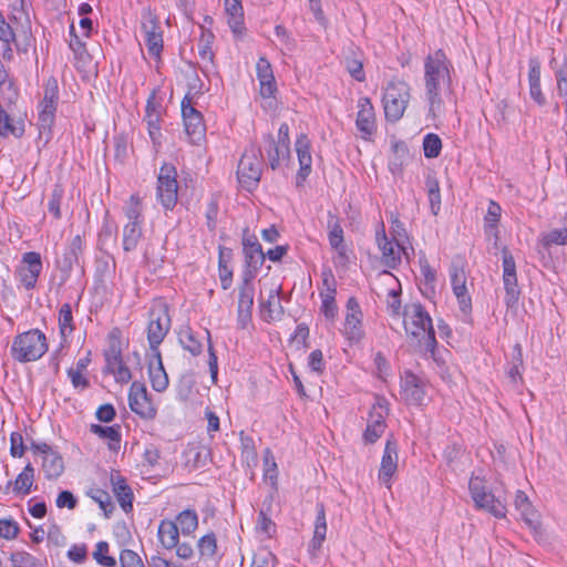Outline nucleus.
<instances>
[{
	"label": "nucleus",
	"instance_id": "nucleus-50",
	"mask_svg": "<svg viewBox=\"0 0 567 567\" xmlns=\"http://www.w3.org/2000/svg\"><path fill=\"white\" fill-rule=\"evenodd\" d=\"M214 34L209 31L203 32L198 43V54L203 61L213 62L214 52L212 50V43Z\"/></svg>",
	"mask_w": 567,
	"mask_h": 567
},
{
	"label": "nucleus",
	"instance_id": "nucleus-12",
	"mask_svg": "<svg viewBox=\"0 0 567 567\" xmlns=\"http://www.w3.org/2000/svg\"><path fill=\"white\" fill-rule=\"evenodd\" d=\"M182 116L185 132L190 142L199 144L205 137L206 126L202 113L192 105V101L187 95L182 101Z\"/></svg>",
	"mask_w": 567,
	"mask_h": 567
},
{
	"label": "nucleus",
	"instance_id": "nucleus-7",
	"mask_svg": "<svg viewBox=\"0 0 567 567\" xmlns=\"http://www.w3.org/2000/svg\"><path fill=\"white\" fill-rule=\"evenodd\" d=\"M261 151L257 147H251L246 151L237 167V177L241 186L248 190L255 188L261 177L262 163L260 159Z\"/></svg>",
	"mask_w": 567,
	"mask_h": 567
},
{
	"label": "nucleus",
	"instance_id": "nucleus-34",
	"mask_svg": "<svg viewBox=\"0 0 567 567\" xmlns=\"http://www.w3.org/2000/svg\"><path fill=\"white\" fill-rule=\"evenodd\" d=\"M385 426L386 425L383 414L377 412L375 409H373V411L370 413L368 425L363 433L364 442L370 444L377 442V440L384 433Z\"/></svg>",
	"mask_w": 567,
	"mask_h": 567
},
{
	"label": "nucleus",
	"instance_id": "nucleus-62",
	"mask_svg": "<svg viewBox=\"0 0 567 567\" xmlns=\"http://www.w3.org/2000/svg\"><path fill=\"white\" fill-rule=\"evenodd\" d=\"M420 269L424 277V284L433 288L436 281V271L431 267L425 256L420 258Z\"/></svg>",
	"mask_w": 567,
	"mask_h": 567
},
{
	"label": "nucleus",
	"instance_id": "nucleus-31",
	"mask_svg": "<svg viewBox=\"0 0 567 567\" xmlns=\"http://www.w3.org/2000/svg\"><path fill=\"white\" fill-rule=\"evenodd\" d=\"M316 508L317 515L315 520L313 537L309 544V548L313 553L321 549L327 536V519L324 505L322 503H318Z\"/></svg>",
	"mask_w": 567,
	"mask_h": 567
},
{
	"label": "nucleus",
	"instance_id": "nucleus-13",
	"mask_svg": "<svg viewBox=\"0 0 567 567\" xmlns=\"http://www.w3.org/2000/svg\"><path fill=\"white\" fill-rule=\"evenodd\" d=\"M142 31L150 55L159 58L163 50V31L159 21L150 10L142 13Z\"/></svg>",
	"mask_w": 567,
	"mask_h": 567
},
{
	"label": "nucleus",
	"instance_id": "nucleus-29",
	"mask_svg": "<svg viewBox=\"0 0 567 567\" xmlns=\"http://www.w3.org/2000/svg\"><path fill=\"white\" fill-rule=\"evenodd\" d=\"M528 65L529 95L538 105L543 106L546 104V99L540 87V62L537 58H532Z\"/></svg>",
	"mask_w": 567,
	"mask_h": 567
},
{
	"label": "nucleus",
	"instance_id": "nucleus-53",
	"mask_svg": "<svg viewBox=\"0 0 567 567\" xmlns=\"http://www.w3.org/2000/svg\"><path fill=\"white\" fill-rule=\"evenodd\" d=\"M161 116L162 114H151L144 116V121L147 123L150 137L154 144H159Z\"/></svg>",
	"mask_w": 567,
	"mask_h": 567
},
{
	"label": "nucleus",
	"instance_id": "nucleus-46",
	"mask_svg": "<svg viewBox=\"0 0 567 567\" xmlns=\"http://www.w3.org/2000/svg\"><path fill=\"white\" fill-rule=\"evenodd\" d=\"M344 65L350 75L359 81L363 82L365 80V73L363 71V63L357 54L348 55L344 58Z\"/></svg>",
	"mask_w": 567,
	"mask_h": 567
},
{
	"label": "nucleus",
	"instance_id": "nucleus-36",
	"mask_svg": "<svg viewBox=\"0 0 567 567\" xmlns=\"http://www.w3.org/2000/svg\"><path fill=\"white\" fill-rule=\"evenodd\" d=\"M141 238V221L127 223L123 229V249L127 252L135 250Z\"/></svg>",
	"mask_w": 567,
	"mask_h": 567
},
{
	"label": "nucleus",
	"instance_id": "nucleus-5",
	"mask_svg": "<svg viewBox=\"0 0 567 567\" xmlns=\"http://www.w3.org/2000/svg\"><path fill=\"white\" fill-rule=\"evenodd\" d=\"M171 329V317L166 303L154 306L148 312L147 340L152 352L158 347Z\"/></svg>",
	"mask_w": 567,
	"mask_h": 567
},
{
	"label": "nucleus",
	"instance_id": "nucleus-49",
	"mask_svg": "<svg viewBox=\"0 0 567 567\" xmlns=\"http://www.w3.org/2000/svg\"><path fill=\"white\" fill-rule=\"evenodd\" d=\"M105 357V368L104 371L109 370L112 367L118 365L122 358V349L118 341H111L109 348L104 352Z\"/></svg>",
	"mask_w": 567,
	"mask_h": 567
},
{
	"label": "nucleus",
	"instance_id": "nucleus-15",
	"mask_svg": "<svg viewBox=\"0 0 567 567\" xmlns=\"http://www.w3.org/2000/svg\"><path fill=\"white\" fill-rule=\"evenodd\" d=\"M59 100V90L55 80L49 81L45 90L44 96L40 104V113H39V130L40 132H51V128L54 124L55 111Z\"/></svg>",
	"mask_w": 567,
	"mask_h": 567
},
{
	"label": "nucleus",
	"instance_id": "nucleus-41",
	"mask_svg": "<svg viewBox=\"0 0 567 567\" xmlns=\"http://www.w3.org/2000/svg\"><path fill=\"white\" fill-rule=\"evenodd\" d=\"M378 244L383 254L384 262L390 268H395L400 262V255L396 254L394 244L388 239L385 234L382 237H378Z\"/></svg>",
	"mask_w": 567,
	"mask_h": 567
},
{
	"label": "nucleus",
	"instance_id": "nucleus-26",
	"mask_svg": "<svg viewBox=\"0 0 567 567\" xmlns=\"http://www.w3.org/2000/svg\"><path fill=\"white\" fill-rule=\"evenodd\" d=\"M256 71L260 84V94L264 97L272 96L277 87L271 64L266 58L261 56L257 62Z\"/></svg>",
	"mask_w": 567,
	"mask_h": 567
},
{
	"label": "nucleus",
	"instance_id": "nucleus-4",
	"mask_svg": "<svg viewBox=\"0 0 567 567\" xmlns=\"http://www.w3.org/2000/svg\"><path fill=\"white\" fill-rule=\"evenodd\" d=\"M410 87L403 81H391L383 94L385 118L398 122L404 114L410 99Z\"/></svg>",
	"mask_w": 567,
	"mask_h": 567
},
{
	"label": "nucleus",
	"instance_id": "nucleus-10",
	"mask_svg": "<svg viewBox=\"0 0 567 567\" xmlns=\"http://www.w3.org/2000/svg\"><path fill=\"white\" fill-rule=\"evenodd\" d=\"M42 268L41 255L28 251L22 255L21 262L16 269V277L27 290H32L37 286Z\"/></svg>",
	"mask_w": 567,
	"mask_h": 567
},
{
	"label": "nucleus",
	"instance_id": "nucleus-24",
	"mask_svg": "<svg viewBox=\"0 0 567 567\" xmlns=\"http://www.w3.org/2000/svg\"><path fill=\"white\" fill-rule=\"evenodd\" d=\"M296 151L300 168L297 173V186H300L311 173L312 157L310 154V142L306 135L297 138Z\"/></svg>",
	"mask_w": 567,
	"mask_h": 567
},
{
	"label": "nucleus",
	"instance_id": "nucleus-59",
	"mask_svg": "<svg viewBox=\"0 0 567 567\" xmlns=\"http://www.w3.org/2000/svg\"><path fill=\"white\" fill-rule=\"evenodd\" d=\"M19 533V525L13 519H0V537L13 539Z\"/></svg>",
	"mask_w": 567,
	"mask_h": 567
},
{
	"label": "nucleus",
	"instance_id": "nucleus-57",
	"mask_svg": "<svg viewBox=\"0 0 567 567\" xmlns=\"http://www.w3.org/2000/svg\"><path fill=\"white\" fill-rule=\"evenodd\" d=\"M501 213H502L501 206L496 202L491 200L488 204V207H487V214L485 216V223H486L487 229L496 228L497 223L499 221V218H501Z\"/></svg>",
	"mask_w": 567,
	"mask_h": 567
},
{
	"label": "nucleus",
	"instance_id": "nucleus-22",
	"mask_svg": "<svg viewBox=\"0 0 567 567\" xmlns=\"http://www.w3.org/2000/svg\"><path fill=\"white\" fill-rule=\"evenodd\" d=\"M401 388L404 399L411 403L419 405L424 398V390L422 382L417 375L411 371H405L401 378Z\"/></svg>",
	"mask_w": 567,
	"mask_h": 567
},
{
	"label": "nucleus",
	"instance_id": "nucleus-42",
	"mask_svg": "<svg viewBox=\"0 0 567 567\" xmlns=\"http://www.w3.org/2000/svg\"><path fill=\"white\" fill-rule=\"evenodd\" d=\"M557 94L563 100L565 114L567 115V59L564 63L555 71Z\"/></svg>",
	"mask_w": 567,
	"mask_h": 567
},
{
	"label": "nucleus",
	"instance_id": "nucleus-20",
	"mask_svg": "<svg viewBox=\"0 0 567 567\" xmlns=\"http://www.w3.org/2000/svg\"><path fill=\"white\" fill-rule=\"evenodd\" d=\"M398 467V445L395 441L388 440L379 470V480L390 488V480Z\"/></svg>",
	"mask_w": 567,
	"mask_h": 567
},
{
	"label": "nucleus",
	"instance_id": "nucleus-60",
	"mask_svg": "<svg viewBox=\"0 0 567 567\" xmlns=\"http://www.w3.org/2000/svg\"><path fill=\"white\" fill-rule=\"evenodd\" d=\"M514 504L516 509L520 512L522 516L528 520V515L532 513V504L529 503L527 495L522 491H517Z\"/></svg>",
	"mask_w": 567,
	"mask_h": 567
},
{
	"label": "nucleus",
	"instance_id": "nucleus-45",
	"mask_svg": "<svg viewBox=\"0 0 567 567\" xmlns=\"http://www.w3.org/2000/svg\"><path fill=\"white\" fill-rule=\"evenodd\" d=\"M442 150V141L439 135L429 133L423 138V151L426 158H435Z\"/></svg>",
	"mask_w": 567,
	"mask_h": 567
},
{
	"label": "nucleus",
	"instance_id": "nucleus-35",
	"mask_svg": "<svg viewBox=\"0 0 567 567\" xmlns=\"http://www.w3.org/2000/svg\"><path fill=\"white\" fill-rule=\"evenodd\" d=\"M42 468L47 478H58L64 470L62 456L52 449L51 452L43 456Z\"/></svg>",
	"mask_w": 567,
	"mask_h": 567
},
{
	"label": "nucleus",
	"instance_id": "nucleus-56",
	"mask_svg": "<svg viewBox=\"0 0 567 567\" xmlns=\"http://www.w3.org/2000/svg\"><path fill=\"white\" fill-rule=\"evenodd\" d=\"M121 567H145L142 558L131 549H123L120 554Z\"/></svg>",
	"mask_w": 567,
	"mask_h": 567
},
{
	"label": "nucleus",
	"instance_id": "nucleus-58",
	"mask_svg": "<svg viewBox=\"0 0 567 567\" xmlns=\"http://www.w3.org/2000/svg\"><path fill=\"white\" fill-rule=\"evenodd\" d=\"M27 446L23 443V436L19 432L11 433L10 436V454L13 457H22Z\"/></svg>",
	"mask_w": 567,
	"mask_h": 567
},
{
	"label": "nucleus",
	"instance_id": "nucleus-21",
	"mask_svg": "<svg viewBox=\"0 0 567 567\" xmlns=\"http://www.w3.org/2000/svg\"><path fill=\"white\" fill-rule=\"evenodd\" d=\"M148 377L152 388L156 392H164L168 386V375L164 369L161 351L152 352L148 362Z\"/></svg>",
	"mask_w": 567,
	"mask_h": 567
},
{
	"label": "nucleus",
	"instance_id": "nucleus-33",
	"mask_svg": "<svg viewBox=\"0 0 567 567\" xmlns=\"http://www.w3.org/2000/svg\"><path fill=\"white\" fill-rule=\"evenodd\" d=\"M90 432L101 439L109 441V449L117 452L121 444V426L115 424L111 426H103L100 424H91Z\"/></svg>",
	"mask_w": 567,
	"mask_h": 567
},
{
	"label": "nucleus",
	"instance_id": "nucleus-44",
	"mask_svg": "<svg viewBox=\"0 0 567 567\" xmlns=\"http://www.w3.org/2000/svg\"><path fill=\"white\" fill-rule=\"evenodd\" d=\"M59 328L63 337L71 334L74 330L72 309L69 303L61 306L59 311Z\"/></svg>",
	"mask_w": 567,
	"mask_h": 567
},
{
	"label": "nucleus",
	"instance_id": "nucleus-8",
	"mask_svg": "<svg viewBox=\"0 0 567 567\" xmlns=\"http://www.w3.org/2000/svg\"><path fill=\"white\" fill-rule=\"evenodd\" d=\"M177 171L173 164L164 163L157 176V199L166 210L175 207L178 195Z\"/></svg>",
	"mask_w": 567,
	"mask_h": 567
},
{
	"label": "nucleus",
	"instance_id": "nucleus-2",
	"mask_svg": "<svg viewBox=\"0 0 567 567\" xmlns=\"http://www.w3.org/2000/svg\"><path fill=\"white\" fill-rule=\"evenodd\" d=\"M404 329L406 334L424 351L435 358L437 341L432 319L421 303L406 305L404 308Z\"/></svg>",
	"mask_w": 567,
	"mask_h": 567
},
{
	"label": "nucleus",
	"instance_id": "nucleus-23",
	"mask_svg": "<svg viewBox=\"0 0 567 567\" xmlns=\"http://www.w3.org/2000/svg\"><path fill=\"white\" fill-rule=\"evenodd\" d=\"M265 151L271 169H277L282 162L289 159L290 150L284 142H276L274 135L268 134L264 137Z\"/></svg>",
	"mask_w": 567,
	"mask_h": 567
},
{
	"label": "nucleus",
	"instance_id": "nucleus-63",
	"mask_svg": "<svg viewBox=\"0 0 567 567\" xmlns=\"http://www.w3.org/2000/svg\"><path fill=\"white\" fill-rule=\"evenodd\" d=\"M95 416L100 422L110 423L116 416V411L112 404L105 403L97 408Z\"/></svg>",
	"mask_w": 567,
	"mask_h": 567
},
{
	"label": "nucleus",
	"instance_id": "nucleus-40",
	"mask_svg": "<svg viewBox=\"0 0 567 567\" xmlns=\"http://www.w3.org/2000/svg\"><path fill=\"white\" fill-rule=\"evenodd\" d=\"M178 339L183 349L190 352L193 355H199L203 352V344L195 337L190 328L182 329L178 333Z\"/></svg>",
	"mask_w": 567,
	"mask_h": 567
},
{
	"label": "nucleus",
	"instance_id": "nucleus-47",
	"mask_svg": "<svg viewBox=\"0 0 567 567\" xmlns=\"http://www.w3.org/2000/svg\"><path fill=\"white\" fill-rule=\"evenodd\" d=\"M200 557L212 558L217 550V539L214 533L206 534L197 543Z\"/></svg>",
	"mask_w": 567,
	"mask_h": 567
},
{
	"label": "nucleus",
	"instance_id": "nucleus-43",
	"mask_svg": "<svg viewBox=\"0 0 567 567\" xmlns=\"http://www.w3.org/2000/svg\"><path fill=\"white\" fill-rule=\"evenodd\" d=\"M539 243L546 250L553 245H567V228L549 230L542 236Z\"/></svg>",
	"mask_w": 567,
	"mask_h": 567
},
{
	"label": "nucleus",
	"instance_id": "nucleus-19",
	"mask_svg": "<svg viewBox=\"0 0 567 567\" xmlns=\"http://www.w3.org/2000/svg\"><path fill=\"white\" fill-rule=\"evenodd\" d=\"M358 107L355 125L362 138H367L377 130L374 109L369 97L359 99Z\"/></svg>",
	"mask_w": 567,
	"mask_h": 567
},
{
	"label": "nucleus",
	"instance_id": "nucleus-64",
	"mask_svg": "<svg viewBox=\"0 0 567 567\" xmlns=\"http://www.w3.org/2000/svg\"><path fill=\"white\" fill-rule=\"evenodd\" d=\"M276 557L271 553L258 554L254 557L250 567H275Z\"/></svg>",
	"mask_w": 567,
	"mask_h": 567
},
{
	"label": "nucleus",
	"instance_id": "nucleus-1",
	"mask_svg": "<svg viewBox=\"0 0 567 567\" xmlns=\"http://www.w3.org/2000/svg\"><path fill=\"white\" fill-rule=\"evenodd\" d=\"M452 64L442 50L429 54L424 61V86L429 113L435 117L443 106L442 92L450 89Z\"/></svg>",
	"mask_w": 567,
	"mask_h": 567
},
{
	"label": "nucleus",
	"instance_id": "nucleus-52",
	"mask_svg": "<svg viewBox=\"0 0 567 567\" xmlns=\"http://www.w3.org/2000/svg\"><path fill=\"white\" fill-rule=\"evenodd\" d=\"M90 495L100 505V508L104 512L105 517H110L114 509L110 494L103 489H95Z\"/></svg>",
	"mask_w": 567,
	"mask_h": 567
},
{
	"label": "nucleus",
	"instance_id": "nucleus-48",
	"mask_svg": "<svg viewBox=\"0 0 567 567\" xmlns=\"http://www.w3.org/2000/svg\"><path fill=\"white\" fill-rule=\"evenodd\" d=\"M64 195V189L61 184H55L50 200L48 203V209L55 219L61 218V202Z\"/></svg>",
	"mask_w": 567,
	"mask_h": 567
},
{
	"label": "nucleus",
	"instance_id": "nucleus-11",
	"mask_svg": "<svg viewBox=\"0 0 567 567\" xmlns=\"http://www.w3.org/2000/svg\"><path fill=\"white\" fill-rule=\"evenodd\" d=\"M243 252L245 255V269L241 277H247L249 274L255 279L265 262L266 254L262 251L257 237L249 235L248 229H245L243 235Z\"/></svg>",
	"mask_w": 567,
	"mask_h": 567
},
{
	"label": "nucleus",
	"instance_id": "nucleus-25",
	"mask_svg": "<svg viewBox=\"0 0 567 567\" xmlns=\"http://www.w3.org/2000/svg\"><path fill=\"white\" fill-rule=\"evenodd\" d=\"M112 491L116 496V499L125 513H128L133 508V492L127 485L125 478L118 472L111 473Z\"/></svg>",
	"mask_w": 567,
	"mask_h": 567
},
{
	"label": "nucleus",
	"instance_id": "nucleus-3",
	"mask_svg": "<svg viewBox=\"0 0 567 567\" xmlns=\"http://www.w3.org/2000/svg\"><path fill=\"white\" fill-rule=\"evenodd\" d=\"M47 351V337L39 329L18 334L11 346L12 358L22 363L37 361Z\"/></svg>",
	"mask_w": 567,
	"mask_h": 567
},
{
	"label": "nucleus",
	"instance_id": "nucleus-28",
	"mask_svg": "<svg viewBox=\"0 0 567 567\" xmlns=\"http://www.w3.org/2000/svg\"><path fill=\"white\" fill-rule=\"evenodd\" d=\"M33 482L34 467L31 463H28L14 481H9L7 483L4 492L8 493L10 488H12L13 493L17 495H28L31 492Z\"/></svg>",
	"mask_w": 567,
	"mask_h": 567
},
{
	"label": "nucleus",
	"instance_id": "nucleus-37",
	"mask_svg": "<svg viewBox=\"0 0 567 567\" xmlns=\"http://www.w3.org/2000/svg\"><path fill=\"white\" fill-rule=\"evenodd\" d=\"M231 259V249L220 248L218 258L219 280L224 290H228L233 284V270L227 267V262Z\"/></svg>",
	"mask_w": 567,
	"mask_h": 567
},
{
	"label": "nucleus",
	"instance_id": "nucleus-27",
	"mask_svg": "<svg viewBox=\"0 0 567 567\" xmlns=\"http://www.w3.org/2000/svg\"><path fill=\"white\" fill-rule=\"evenodd\" d=\"M280 291L281 286L271 289L268 299L260 302L261 316L262 319L267 322L280 320L284 316L285 310L279 298Z\"/></svg>",
	"mask_w": 567,
	"mask_h": 567
},
{
	"label": "nucleus",
	"instance_id": "nucleus-6",
	"mask_svg": "<svg viewBox=\"0 0 567 567\" xmlns=\"http://www.w3.org/2000/svg\"><path fill=\"white\" fill-rule=\"evenodd\" d=\"M468 489L477 508L485 509L497 518L505 517V505L488 491L483 478L472 476L468 483Z\"/></svg>",
	"mask_w": 567,
	"mask_h": 567
},
{
	"label": "nucleus",
	"instance_id": "nucleus-30",
	"mask_svg": "<svg viewBox=\"0 0 567 567\" xmlns=\"http://www.w3.org/2000/svg\"><path fill=\"white\" fill-rule=\"evenodd\" d=\"M328 230V239L331 248L338 252L339 258L347 259L343 229L339 219L332 214H329Z\"/></svg>",
	"mask_w": 567,
	"mask_h": 567
},
{
	"label": "nucleus",
	"instance_id": "nucleus-9",
	"mask_svg": "<svg viewBox=\"0 0 567 567\" xmlns=\"http://www.w3.org/2000/svg\"><path fill=\"white\" fill-rule=\"evenodd\" d=\"M503 284L505 289L504 301L508 309L516 308L520 297V288L517 281L516 264L507 247L502 249Z\"/></svg>",
	"mask_w": 567,
	"mask_h": 567
},
{
	"label": "nucleus",
	"instance_id": "nucleus-17",
	"mask_svg": "<svg viewBox=\"0 0 567 567\" xmlns=\"http://www.w3.org/2000/svg\"><path fill=\"white\" fill-rule=\"evenodd\" d=\"M84 240L81 235L74 236L66 245L63 254L56 258V268L63 274L62 280L65 281L75 265H80V258L83 252Z\"/></svg>",
	"mask_w": 567,
	"mask_h": 567
},
{
	"label": "nucleus",
	"instance_id": "nucleus-18",
	"mask_svg": "<svg viewBox=\"0 0 567 567\" xmlns=\"http://www.w3.org/2000/svg\"><path fill=\"white\" fill-rule=\"evenodd\" d=\"M347 310L344 333L351 342H359L363 338L364 332L361 326L362 312L355 298H349Z\"/></svg>",
	"mask_w": 567,
	"mask_h": 567
},
{
	"label": "nucleus",
	"instance_id": "nucleus-54",
	"mask_svg": "<svg viewBox=\"0 0 567 567\" xmlns=\"http://www.w3.org/2000/svg\"><path fill=\"white\" fill-rule=\"evenodd\" d=\"M453 292L458 300L460 309L462 312L468 313L472 309V300L467 293L466 284L454 287Z\"/></svg>",
	"mask_w": 567,
	"mask_h": 567
},
{
	"label": "nucleus",
	"instance_id": "nucleus-55",
	"mask_svg": "<svg viewBox=\"0 0 567 567\" xmlns=\"http://www.w3.org/2000/svg\"><path fill=\"white\" fill-rule=\"evenodd\" d=\"M336 289H331L329 293L322 295V312L328 319H333L337 315V305L334 300Z\"/></svg>",
	"mask_w": 567,
	"mask_h": 567
},
{
	"label": "nucleus",
	"instance_id": "nucleus-38",
	"mask_svg": "<svg viewBox=\"0 0 567 567\" xmlns=\"http://www.w3.org/2000/svg\"><path fill=\"white\" fill-rule=\"evenodd\" d=\"M225 10L228 14V23L234 32H237L243 25V6L241 0H225Z\"/></svg>",
	"mask_w": 567,
	"mask_h": 567
},
{
	"label": "nucleus",
	"instance_id": "nucleus-32",
	"mask_svg": "<svg viewBox=\"0 0 567 567\" xmlns=\"http://www.w3.org/2000/svg\"><path fill=\"white\" fill-rule=\"evenodd\" d=\"M157 536L161 545L165 549H173L177 546L179 539V529L175 522L169 519L161 520Z\"/></svg>",
	"mask_w": 567,
	"mask_h": 567
},
{
	"label": "nucleus",
	"instance_id": "nucleus-14",
	"mask_svg": "<svg viewBox=\"0 0 567 567\" xmlns=\"http://www.w3.org/2000/svg\"><path fill=\"white\" fill-rule=\"evenodd\" d=\"M130 409L142 419L152 420L156 416L154 406L144 383L134 381L128 392Z\"/></svg>",
	"mask_w": 567,
	"mask_h": 567
},
{
	"label": "nucleus",
	"instance_id": "nucleus-39",
	"mask_svg": "<svg viewBox=\"0 0 567 567\" xmlns=\"http://www.w3.org/2000/svg\"><path fill=\"white\" fill-rule=\"evenodd\" d=\"M175 523L184 535H190L198 526L197 513L194 509H185L177 515Z\"/></svg>",
	"mask_w": 567,
	"mask_h": 567
},
{
	"label": "nucleus",
	"instance_id": "nucleus-51",
	"mask_svg": "<svg viewBox=\"0 0 567 567\" xmlns=\"http://www.w3.org/2000/svg\"><path fill=\"white\" fill-rule=\"evenodd\" d=\"M109 544L104 540H101L96 544L95 550L93 553V558L102 566L105 567H114L116 566V560L114 557L107 555Z\"/></svg>",
	"mask_w": 567,
	"mask_h": 567
},
{
	"label": "nucleus",
	"instance_id": "nucleus-16",
	"mask_svg": "<svg viewBox=\"0 0 567 567\" xmlns=\"http://www.w3.org/2000/svg\"><path fill=\"white\" fill-rule=\"evenodd\" d=\"M252 280L254 278L248 274L247 277H241V282L238 286L237 321L241 329H245L251 320L255 296Z\"/></svg>",
	"mask_w": 567,
	"mask_h": 567
},
{
	"label": "nucleus",
	"instance_id": "nucleus-61",
	"mask_svg": "<svg viewBox=\"0 0 567 567\" xmlns=\"http://www.w3.org/2000/svg\"><path fill=\"white\" fill-rule=\"evenodd\" d=\"M105 372L112 373L114 375L116 382H120V383H127L132 379L131 371L123 361H121V363H118V365L112 367L109 370H106Z\"/></svg>",
	"mask_w": 567,
	"mask_h": 567
}]
</instances>
